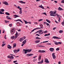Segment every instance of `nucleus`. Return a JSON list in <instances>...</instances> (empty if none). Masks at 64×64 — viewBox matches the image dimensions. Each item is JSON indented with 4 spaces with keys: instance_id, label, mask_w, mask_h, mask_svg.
Wrapping results in <instances>:
<instances>
[{
    "instance_id": "f257e3e1",
    "label": "nucleus",
    "mask_w": 64,
    "mask_h": 64,
    "mask_svg": "<svg viewBox=\"0 0 64 64\" xmlns=\"http://www.w3.org/2000/svg\"><path fill=\"white\" fill-rule=\"evenodd\" d=\"M50 15L51 16H57H57H59V15H58L57 14H56V12H52V11H51L50 12Z\"/></svg>"
},
{
    "instance_id": "f03ea898",
    "label": "nucleus",
    "mask_w": 64,
    "mask_h": 64,
    "mask_svg": "<svg viewBox=\"0 0 64 64\" xmlns=\"http://www.w3.org/2000/svg\"><path fill=\"white\" fill-rule=\"evenodd\" d=\"M26 40H24L22 42V46H23L24 45V44H26Z\"/></svg>"
},
{
    "instance_id": "7ed1b4c3",
    "label": "nucleus",
    "mask_w": 64,
    "mask_h": 64,
    "mask_svg": "<svg viewBox=\"0 0 64 64\" xmlns=\"http://www.w3.org/2000/svg\"><path fill=\"white\" fill-rule=\"evenodd\" d=\"M41 30L37 31L36 32V33H38V32H39L38 33V34H40V35H41V34H43V32H42V31H43V30Z\"/></svg>"
},
{
    "instance_id": "20e7f679",
    "label": "nucleus",
    "mask_w": 64,
    "mask_h": 64,
    "mask_svg": "<svg viewBox=\"0 0 64 64\" xmlns=\"http://www.w3.org/2000/svg\"><path fill=\"white\" fill-rule=\"evenodd\" d=\"M45 62L46 63H49V61H48V59L47 58H46L44 60Z\"/></svg>"
},
{
    "instance_id": "39448f33",
    "label": "nucleus",
    "mask_w": 64,
    "mask_h": 64,
    "mask_svg": "<svg viewBox=\"0 0 64 64\" xmlns=\"http://www.w3.org/2000/svg\"><path fill=\"white\" fill-rule=\"evenodd\" d=\"M38 52L39 53H44V52H45V51L44 50H40L38 51Z\"/></svg>"
},
{
    "instance_id": "423d86ee",
    "label": "nucleus",
    "mask_w": 64,
    "mask_h": 64,
    "mask_svg": "<svg viewBox=\"0 0 64 64\" xmlns=\"http://www.w3.org/2000/svg\"><path fill=\"white\" fill-rule=\"evenodd\" d=\"M33 55V54H26V56L28 57H29V56H31Z\"/></svg>"
},
{
    "instance_id": "0eeeda50",
    "label": "nucleus",
    "mask_w": 64,
    "mask_h": 64,
    "mask_svg": "<svg viewBox=\"0 0 64 64\" xmlns=\"http://www.w3.org/2000/svg\"><path fill=\"white\" fill-rule=\"evenodd\" d=\"M52 57L54 59H55L56 58V56L55 55V53H53V54H52Z\"/></svg>"
},
{
    "instance_id": "6e6552de",
    "label": "nucleus",
    "mask_w": 64,
    "mask_h": 64,
    "mask_svg": "<svg viewBox=\"0 0 64 64\" xmlns=\"http://www.w3.org/2000/svg\"><path fill=\"white\" fill-rule=\"evenodd\" d=\"M3 3L4 4H5L6 5H8V3L7 2H3Z\"/></svg>"
},
{
    "instance_id": "1a4fd4ad",
    "label": "nucleus",
    "mask_w": 64,
    "mask_h": 64,
    "mask_svg": "<svg viewBox=\"0 0 64 64\" xmlns=\"http://www.w3.org/2000/svg\"><path fill=\"white\" fill-rule=\"evenodd\" d=\"M52 38H54V39H61V38L58 37L56 36H54Z\"/></svg>"
},
{
    "instance_id": "9d476101",
    "label": "nucleus",
    "mask_w": 64,
    "mask_h": 64,
    "mask_svg": "<svg viewBox=\"0 0 64 64\" xmlns=\"http://www.w3.org/2000/svg\"><path fill=\"white\" fill-rule=\"evenodd\" d=\"M24 51V52H23V53H25L24 54H26L27 52V50H25L24 49L23 50V51Z\"/></svg>"
},
{
    "instance_id": "9b49d317",
    "label": "nucleus",
    "mask_w": 64,
    "mask_h": 64,
    "mask_svg": "<svg viewBox=\"0 0 64 64\" xmlns=\"http://www.w3.org/2000/svg\"><path fill=\"white\" fill-rule=\"evenodd\" d=\"M20 12H19V13L20 14H21L22 13V8H20Z\"/></svg>"
},
{
    "instance_id": "f8f14e48",
    "label": "nucleus",
    "mask_w": 64,
    "mask_h": 64,
    "mask_svg": "<svg viewBox=\"0 0 64 64\" xmlns=\"http://www.w3.org/2000/svg\"><path fill=\"white\" fill-rule=\"evenodd\" d=\"M10 46V45H8L7 46V48H8V49H11V48H12V47Z\"/></svg>"
},
{
    "instance_id": "ddd939ff",
    "label": "nucleus",
    "mask_w": 64,
    "mask_h": 64,
    "mask_svg": "<svg viewBox=\"0 0 64 64\" xmlns=\"http://www.w3.org/2000/svg\"><path fill=\"white\" fill-rule=\"evenodd\" d=\"M32 49H27V52L28 53H29V52H31V51H32Z\"/></svg>"
},
{
    "instance_id": "4468645a",
    "label": "nucleus",
    "mask_w": 64,
    "mask_h": 64,
    "mask_svg": "<svg viewBox=\"0 0 64 64\" xmlns=\"http://www.w3.org/2000/svg\"><path fill=\"white\" fill-rule=\"evenodd\" d=\"M50 50L52 52H53L54 50V48H50Z\"/></svg>"
},
{
    "instance_id": "2eb2a0df",
    "label": "nucleus",
    "mask_w": 64,
    "mask_h": 64,
    "mask_svg": "<svg viewBox=\"0 0 64 64\" xmlns=\"http://www.w3.org/2000/svg\"><path fill=\"white\" fill-rule=\"evenodd\" d=\"M35 42L36 44H37V43H39V42H40V40H36L35 41Z\"/></svg>"
},
{
    "instance_id": "dca6fc26",
    "label": "nucleus",
    "mask_w": 64,
    "mask_h": 64,
    "mask_svg": "<svg viewBox=\"0 0 64 64\" xmlns=\"http://www.w3.org/2000/svg\"><path fill=\"white\" fill-rule=\"evenodd\" d=\"M14 18H17V17H19V16L18 15H17L16 14H15L14 15Z\"/></svg>"
},
{
    "instance_id": "f3484780",
    "label": "nucleus",
    "mask_w": 64,
    "mask_h": 64,
    "mask_svg": "<svg viewBox=\"0 0 64 64\" xmlns=\"http://www.w3.org/2000/svg\"><path fill=\"white\" fill-rule=\"evenodd\" d=\"M58 10H60V11H61L62 10H64L61 7H59L58 8Z\"/></svg>"
},
{
    "instance_id": "a211bd4d",
    "label": "nucleus",
    "mask_w": 64,
    "mask_h": 64,
    "mask_svg": "<svg viewBox=\"0 0 64 64\" xmlns=\"http://www.w3.org/2000/svg\"><path fill=\"white\" fill-rule=\"evenodd\" d=\"M14 38V36H12L10 38L11 39H12V40H13Z\"/></svg>"
},
{
    "instance_id": "6ab92c4d",
    "label": "nucleus",
    "mask_w": 64,
    "mask_h": 64,
    "mask_svg": "<svg viewBox=\"0 0 64 64\" xmlns=\"http://www.w3.org/2000/svg\"><path fill=\"white\" fill-rule=\"evenodd\" d=\"M43 62V60H42L41 62H38V64H40V63H42Z\"/></svg>"
},
{
    "instance_id": "aec40b11",
    "label": "nucleus",
    "mask_w": 64,
    "mask_h": 64,
    "mask_svg": "<svg viewBox=\"0 0 64 64\" xmlns=\"http://www.w3.org/2000/svg\"><path fill=\"white\" fill-rule=\"evenodd\" d=\"M39 7L40 8H42V9H44V7L42 6V5H41V6H39Z\"/></svg>"
},
{
    "instance_id": "412c9836",
    "label": "nucleus",
    "mask_w": 64,
    "mask_h": 64,
    "mask_svg": "<svg viewBox=\"0 0 64 64\" xmlns=\"http://www.w3.org/2000/svg\"><path fill=\"white\" fill-rule=\"evenodd\" d=\"M10 59H14V56H10Z\"/></svg>"
},
{
    "instance_id": "4be33fe9",
    "label": "nucleus",
    "mask_w": 64,
    "mask_h": 64,
    "mask_svg": "<svg viewBox=\"0 0 64 64\" xmlns=\"http://www.w3.org/2000/svg\"><path fill=\"white\" fill-rule=\"evenodd\" d=\"M46 21L48 22V23H51V22L50 21V20L48 19L46 20Z\"/></svg>"
},
{
    "instance_id": "5701e85b",
    "label": "nucleus",
    "mask_w": 64,
    "mask_h": 64,
    "mask_svg": "<svg viewBox=\"0 0 64 64\" xmlns=\"http://www.w3.org/2000/svg\"><path fill=\"white\" fill-rule=\"evenodd\" d=\"M6 18L7 19H10V20L11 19V18H10L9 16H6Z\"/></svg>"
},
{
    "instance_id": "b1692460",
    "label": "nucleus",
    "mask_w": 64,
    "mask_h": 64,
    "mask_svg": "<svg viewBox=\"0 0 64 64\" xmlns=\"http://www.w3.org/2000/svg\"><path fill=\"white\" fill-rule=\"evenodd\" d=\"M41 56H39L38 57V60L39 61L41 60Z\"/></svg>"
},
{
    "instance_id": "393cba45",
    "label": "nucleus",
    "mask_w": 64,
    "mask_h": 64,
    "mask_svg": "<svg viewBox=\"0 0 64 64\" xmlns=\"http://www.w3.org/2000/svg\"><path fill=\"white\" fill-rule=\"evenodd\" d=\"M63 30H60L59 31V32L60 33H63Z\"/></svg>"
},
{
    "instance_id": "a878e982",
    "label": "nucleus",
    "mask_w": 64,
    "mask_h": 64,
    "mask_svg": "<svg viewBox=\"0 0 64 64\" xmlns=\"http://www.w3.org/2000/svg\"><path fill=\"white\" fill-rule=\"evenodd\" d=\"M20 21V22H21L22 23V20H20V19H18V20H15V21Z\"/></svg>"
},
{
    "instance_id": "bb28decb",
    "label": "nucleus",
    "mask_w": 64,
    "mask_h": 64,
    "mask_svg": "<svg viewBox=\"0 0 64 64\" xmlns=\"http://www.w3.org/2000/svg\"><path fill=\"white\" fill-rule=\"evenodd\" d=\"M13 48H14V47H16V44H14L13 45Z\"/></svg>"
},
{
    "instance_id": "cd10ccee",
    "label": "nucleus",
    "mask_w": 64,
    "mask_h": 64,
    "mask_svg": "<svg viewBox=\"0 0 64 64\" xmlns=\"http://www.w3.org/2000/svg\"><path fill=\"white\" fill-rule=\"evenodd\" d=\"M42 27L40 28H36L35 29H34V30H36V29H41V28H42Z\"/></svg>"
},
{
    "instance_id": "c85d7f7f",
    "label": "nucleus",
    "mask_w": 64,
    "mask_h": 64,
    "mask_svg": "<svg viewBox=\"0 0 64 64\" xmlns=\"http://www.w3.org/2000/svg\"><path fill=\"white\" fill-rule=\"evenodd\" d=\"M14 53H17V50H14Z\"/></svg>"
},
{
    "instance_id": "c756f323",
    "label": "nucleus",
    "mask_w": 64,
    "mask_h": 64,
    "mask_svg": "<svg viewBox=\"0 0 64 64\" xmlns=\"http://www.w3.org/2000/svg\"><path fill=\"white\" fill-rule=\"evenodd\" d=\"M50 35V34H46L44 35V36H49Z\"/></svg>"
},
{
    "instance_id": "7c9ffc66",
    "label": "nucleus",
    "mask_w": 64,
    "mask_h": 64,
    "mask_svg": "<svg viewBox=\"0 0 64 64\" xmlns=\"http://www.w3.org/2000/svg\"><path fill=\"white\" fill-rule=\"evenodd\" d=\"M5 14L6 15H10V14L8 12H6L5 13Z\"/></svg>"
},
{
    "instance_id": "2f4dec72",
    "label": "nucleus",
    "mask_w": 64,
    "mask_h": 64,
    "mask_svg": "<svg viewBox=\"0 0 64 64\" xmlns=\"http://www.w3.org/2000/svg\"><path fill=\"white\" fill-rule=\"evenodd\" d=\"M58 21L59 22H60V20H61V18L59 17H58Z\"/></svg>"
},
{
    "instance_id": "473e14b6",
    "label": "nucleus",
    "mask_w": 64,
    "mask_h": 64,
    "mask_svg": "<svg viewBox=\"0 0 64 64\" xmlns=\"http://www.w3.org/2000/svg\"><path fill=\"white\" fill-rule=\"evenodd\" d=\"M14 29H12V30L10 31V33H12V32H13V31H14Z\"/></svg>"
},
{
    "instance_id": "72a5a7b5",
    "label": "nucleus",
    "mask_w": 64,
    "mask_h": 64,
    "mask_svg": "<svg viewBox=\"0 0 64 64\" xmlns=\"http://www.w3.org/2000/svg\"><path fill=\"white\" fill-rule=\"evenodd\" d=\"M55 44V45H59L58 44V42H55V43H54Z\"/></svg>"
},
{
    "instance_id": "f704fd0d",
    "label": "nucleus",
    "mask_w": 64,
    "mask_h": 64,
    "mask_svg": "<svg viewBox=\"0 0 64 64\" xmlns=\"http://www.w3.org/2000/svg\"><path fill=\"white\" fill-rule=\"evenodd\" d=\"M0 14H4V12H1V11H0Z\"/></svg>"
},
{
    "instance_id": "c9c22d12",
    "label": "nucleus",
    "mask_w": 64,
    "mask_h": 64,
    "mask_svg": "<svg viewBox=\"0 0 64 64\" xmlns=\"http://www.w3.org/2000/svg\"><path fill=\"white\" fill-rule=\"evenodd\" d=\"M46 24L47 26H49V27H50V24H49L47 23H46Z\"/></svg>"
},
{
    "instance_id": "e433bc0d",
    "label": "nucleus",
    "mask_w": 64,
    "mask_h": 64,
    "mask_svg": "<svg viewBox=\"0 0 64 64\" xmlns=\"http://www.w3.org/2000/svg\"><path fill=\"white\" fill-rule=\"evenodd\" d=\"M0 11H1L2 12H4V10L3 9H0Z\"/></svg>"
},
{
    "instance_id": "4c0bfd02",
    "label": "nucleus",
    "mask_w": 64,
    "mask_h": 64,
    "mask_svg": "<svg viewBox=\"0 0 64 64\" xmlns=\"http://www.w3.org/2000/svg\"><path fill=\"white\" fill-rule=\"evenodd\" d=\"M36 39H41V38H40L39 37H37L36 38Z\"/></svg>"
},
{
    "instance_id": "58836bf2",
    "label": "nucleus",
    "mask_w": 64,
    "mask_h": 64,
    "mask_svg": "<svg viewBox=\"0 0 64 64\" xmlns=\"http://www.w3.org/2000/svg\"><path fill=\"white\" fill-rule=\"evenodd\" d=\"M5 44H3L2 45V47H4V46H5Z\"/></svg>"
},
{
    "instance_id": "ea45409f",
    "label": "nucleus",
    "mask_w": 64,
    "mask_h": 64,
    "mask_svg": "<svg viewBox=\"0 0 64 64\" xmlns=\"http://www.w3.org/2000/svg\"><path fill=\"white\" fill-rule=\"evenodd\" d=\"M18 36H17V35H16L15 36H14V38L15 39H16V38H17V37H18Z\"/></svg>"
},
{
    "instance_id": "a19ab883",
    "label": "nucleus",
    "mask_w": 64,
    "mask_h": 64,
    "mask_svg": "<svg viewBox=\"0 0 64 64\" xmlns=\"http://www.w3.org/2000/svg\"><path fill=\"white\" fill-rule=\"evenodd\" d=\"M60 50V49H59V48H57L56 49V51H59V50Z\"/></svg>"
},
{
    "instance_id": "79ce46f5",
    "label": "nucleus",
    "mask_w": 64,
    "mask_h": 64,
    "mask_svg": "<svg viewBox=\"0 0 64 64\" xmlns=\"http://www.w3.org/2000/svg\"><path fill=\"white\" fill-rule=\"evenodd\" d=\"M36 60H37V59L36 58H34L33 60V61L34 62H35V61H36Z\"/></svg>"
},
{
    "instance_id": "37998d69",
    "label": "nucleus",
    "mask_w": 64,
    "mask_h": 64,
    "mask_svg": "<svg viewBox=\"0 0 64 64\" xmlns=\"http://www.w3.org/2000/svg\"><path fill=\"white\" fill-rule=\"evenodd\" d=\"M16 32V34H15V35H16V36L18 35V33H17V32Z\"/></svg>"
},
{
    "instance_id": "c03bdc74",
    "label": "nucleus",
    "mask_w": 64,
    "mask_h": 64,
    "mask_svg": "<svg viewBox=\"0 0 64 64\" xmlns=\"http://www.w3.org/2000/svg\"><path fill=\"white\" fill-rule=\"evenodd\" d=\"M23 38V40H22V41H23V40L25 39V38H26V37H25V36H24Z\"/></svg>"
},
{
    "instance_id": "a18cd8bd",
    "label": "nucleus",
    "mask_w": 64,
    "mask_h": 64,
    "mask_svg": "<svg viewBox=\"0 0 64 64\" xmlns=\"http://www.w3.org/2000/svg\"><path fill=\"white\" fill-rule=\"evenodd\" d=\"M43 19H41L39 20L38 21V22H40V21H41L43 20Z\"/></svg>"
},
{
    "instance_id": "49530a36",
    "label": "nucleus",
    "mask_w": 64,
    "mask_h": 64,
    "mask_svg": "<svg viewBox=\"0 0 64 64\" xmlns=\"http://www.w3.org/2000/svg\"><path fill=\"white\" fill-rule=\"evenodd\" d=\"M18 2H20V3H22V4L23 1H19Z\"/></svg>"
},
{
    "instance_id": "de8ad7c7",
    "label": "nucleus",
    "mask_w": 64,
    "mask_h": 64,
    "mask_svg": "<svg viewBox=\"0 0 64 64\" xmlns=\"http://www.w3.org/2000/svg\"><path fill=\"white\" fill-rule=\"evenodd\" d=\"M62 26H64V22H62Z\"/></svg>"
},
{
    "instance_id": "09e8293b",
    "label": "nucleus",
    "mask_w": 64,
    "mask_h": 64,
    "mask_svg": "<svg viewBox=\"0 0 64 64\" xmlns=\"http://www.w3.org/2000/svg\"><path fill=\"white\" fill-rule=\"evenodd\" d=\"M44 14V15H47V14H46V12H44L42 13V14Z\"/></svg>"
},
{
    "instance_id": "8fccbe9b",
    "label": "nucleus",
    "mask_w": 64,
    "mask_h": 64,
    "mask_svg": "<svg viewBox=\"0 0 64 64\" xmlns=\"http://www.w3.org/2000/svg\"><path fill=\"white\" fill-rule=\"evenodd\" d=\"M48 32L47 31V30H46L44 31V33H47Z\"/></svg>"
},
{
    "instance_id": "3c124183",
    "label": "nucleus",
    "mask_w": 64,
    "mask_h": 64,
    "mask_svg": "<svg viewBox=\"0 0 64 64\" xmlns=\"http://www.w3.org/2000/svg\"><path fill=\"white\" fill-rule=\"evenodd\" d=\"M61 3H64V0H63L61 1Z\"/></svg>"
},
{
    "instance_id": "603ef678",
    "label": "nucleus",
    "mask_w": 64,
    "mask_h": 64,
    "mask_svg": "<svg viewBox=\"0 0 64 64\" xmlns=\"http://www.w3.org/2000/svg\"><path fill=\"white\" fill-rule=\"evenodd\" d=\"M40 27H42V28H43V25L42 24L40 25Z\"/></svg>"
},
{
    "instance_id": "864d4df0",
    "label": "nucleus",
    "mask_w": 64,
    "mask_h": 64,
    "mask_svg": "<svg viewBox=\"0 0 64 64\" xmlns=\"http://www.w3.org/2000/svg\"><path fill=\"white\" fill-rule=\"evenodd\" d=\"M12 24H9V26L10 27H12Z\"/></svg>"
},
{
    "instance_id": "5fc2aeb1",
    "label": "nucleus",
    "mask_w": 64,
    "mask_h": 64,
    "mask_svg": "<svg viewBox=\"0 0 64 64\" xmlns=\"http://www.w3.org/2000/svg\"><path fill=\"white\" fill-rule=\"evenodd\" d=\"M47 42H48V41H46L45 42H43V43H47Z\"/></svg>"
},
{
    "instance_id": "6e6d98bb",
    "label": "nucleus",
    "mask_w": 64,
    "mask_h": 64,
    "mask_svg": "<svg viewBox=\"0 0 64 64\" xmlns=\"http://www.w3.org/2000/svg\"><path fill=\"white\" fill-rule=\"evenodd\" d=\"M5 23H8V22H9V21H8L5 20Z\"/></svg>"
},
{
    "instance_id": "4d7b16f0",
    "label": "nucleus",
    "mask_w": 64,
    "mask_h": 64,
    "mask_svg": "<svg viewBox=\"0 0 64 64\" xmlns=\"http://www.w3.org/2000/svg\"><path fill=\"white\" fill-rule=\"evenodd\" d=\"M58 44H62V43L60 42H58Z\"/></svg>"
},
{
    "instance_id": "13d9d810",
    "label": "nucleus",
    "mask_w": 64,
    "mask_h": 64,
    "mask_svg": "<svg viewBox=\"0 0 64 64\" xmlns=\"http://www.w3.org/2000/svg\"><path fill=\"white\" fill-rule=\"evenodd\" d=\"M17 62V61L16 60L14 61V63H16V62Z\"/></svg>"
},
{
    "instance_id": "bf43d9fd",
    "label": "nucleus",
    "mask_w": 64,
    "mask_h": 64,
    "mask_svg": "<svg viewBox=\"0 0 64 64\" xmlns=\"http://www.w3.org/2000/svg\"><path fill=\"white\" fill-rule=\"evenodd\" d=\"M46 44H47V45H51V44L48 43Z\"/></svg>"
},
{
    "instance_id": "052dcab7",
    "label": "nucleus",
    "mask_w": 64,
    "mask_h": 64,
    "mask_svg": "<svg viewBox=\"0 0 64 64\" xmlns=\"http://www.w3.org/2000/svg\"><path fill=\"white\" fill-rule=\"evenodd\" d=\"M19 51H20V50H16V51L17 52V53L18 52H19Z\"/></svg>"
},
{
    "instance_id": "680f3d73",
    "label": "nucleus",
    "mask_w": 64,
    "mask_h": 64,
    "mask_svg": "<svg viewBox=\"0 0 64 64\" xmlns=\"http://www.w3.org/2000/svg\"><path fill=\"white\" fill-rule=\"evenodd\" d=\"M24 22L25 23V24H27V22H26V20H24Z\"/></svg>"
},
{
    "instance_id": "e2e57ef3",
    "label": "nucleus",
    "mask_w": 64,
    "mask_h": 64,
    "mask_svg": "<svg viewBox=\"0 0 64 64\" xmlns=\"http://www.w3.org/2000/svg\"><path fill=\"white\" fill-rule=\"evenodd\" d=\"M36 36H40V35H39V34H36Z\"/></svg>"
},
{
    "instance_id": "0e129e2a",
    "label": "nucleus",
    "mask_w": 64,
    "mask_h": 64,
    "mask_svg": "<svg viewBox=\"0 0 64 64\" xmlns=\"http://www.w3.org/2000/svg\"><path fill=\"white\" fill-rule=\"evenodd\" d=\"M18 31L19 32H20V31H21V29H19V30H18Z\"/></svg>"
},
{
    "instance_id": "69168bd1",
    "label": "nucleus",
    "mask_w": 64,
    "mask_h": 64,
    "mask_svg": "<svg viewBox=\"0 0 64 64\" xmlns=\"http://www.w3.org/2000/svg\"><path fill=\"white\" fill-rule=\"evenodd\" d=\"M17 8H18V9H20V6H17Z\"/></svg>"
},
{
    "instance_id": "338daca9",
    "label": "nucleus",
    "mask_w": 64,
    "mask_h": 64,
    "mask_svg": "<svg viewBox=\"0 0 64 64\" xmlns=\"http://www.w3.org/2000/svg\"><path fill=\"white\" fill-rule=\"evenodd\" d=\"M58 64H61V62H58Z\"/></svg>"
},
{
    "instance_id": "774afa93",
    "label": "nucleus",
    "mask_w": 64,
    "mask_h": 64,
    "mask_svg": "<svg viewBox=\"0 0 64 64\" xmlns=\"http://www.w3.org/2000/svg\"><path fill=\"white\" fill-rule=\"evenodd\" d=\"M54 2H55V3H57V2L56 0L54 1Z\"/></svg>"
}]
</instances>
